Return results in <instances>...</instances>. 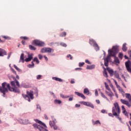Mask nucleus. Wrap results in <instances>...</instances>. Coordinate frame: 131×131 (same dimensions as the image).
<instances>
[{"instance_id": "ea45409f", "label": "nucleus", "mask_w": 131, "mask_h": 131, "mask_svg": "<svg viewBox=\"0 0 131 131\" xmlns=\"http://www.w3.org/2000/svg\"><path fill=\"white\" fill-rule=\"evenodd\" d=\"M2 37L4 38V39H11L10 37L7 36H2Z\"/></svg>"}, {"instance_id": "052dcab7", "label": "nucleus", "mask_w": 131, "mask_h": 131, "mask_svg": "<svg viewBox=\"0 0 131 131\" xmlns=\"http://www.w3.org/2000/svg\"><path fill=\"white\" fill-rule=\"evenodd\" d=\"M73 100V96L69 99V101H72Z\"/></svg>"}, {"instance_id": "a211bd4d", "label": "nucleus", "mask_w": 131, "mask_h": 131, "mask_svg": "<svg viewBox=\"0 0 131 131\" xmlns=\"http://www.w3.org/2000/svg\"><path fill=\"white\" fill-rule=\"evenodd\" d=\"M106 70L108 71V73H110L111 76H113V75L114 74V71L109 68H107Z\"/></svg>"}, {"instance_id": "774afa93", "label": "nucleus", "mask_w": 131, "mask_h": 131, "mask_svg": "<svg viewBox=\"0 0 131 131\" xmlns=\"http://www.w3.org/2000/svg\"><path fill=\"white\" fill-rule=\"evenodd\" d=\"M128 55H129L130 58H131V50H130V51H129L128 52Z\"/></svg>"}, {"instance_id": "a878e982", "label": "nucleus", "mask_w": 131, "mask_h": 131, "mask_svg": "<svg viewBox=\"0 0 131 131\" xmlns=\"http://www.w3.org/2000/svg\"><path fill=\"white\" fill-rule=\"evenodd\" d=\"M84 94H86V95H90V90L88 88H85L83 91Z\"/></svg>"}, {"instance_id": "4d7b16f0", "label": "nucleus", "mask_w": 131, "mask_h": 131, "mask_svg": "<svg viewBox=\"0 0 131 131\" xmlns=\"http://www.w3.org/2000/svg\"><path fill=\"white\" fill-rule=\"evenodd\" d=\"M116 118H118V119H119V120L120 121H121V120H122L121 118L119 117V116H117Z\"/></svg>"}, {"instance_id": "6e6d98bb", "label": "nucleus", "mask_w": 131, "mask_h": 131, "mask_svg": "<svg viewBox=\"0 0 131 131\" xmlns=\"http://www.w3.org/2000/svg\"><path fill=\"white\" fill-rule=\"evenodd\" d=\"M71 83L73 84V83H75V81H74V79H72L71 80Z\"/></svg>"}, {"instance_id": "6ab92c4d", "label": "nucleus", "mask_w": 131, "mask_h": 131, "mask_svg": "<svg viewBox=\"0 0 131 131\" xmlns=\"http://www.w3.org/2000/svg\"><path fill=\"white\" fill-rule=\"evenodd\" d=\"M122 50L123 52L127 51V47H126V43H124L122 46Z\"/></svg>"}, {"instance_id": "79ce46f5", "label": "nucleus", "mask_w": 131, "mask_h": 131, "mask_svg": "<svg viewBox=\"0 0 131 131\" xmlns=\"http://www.w3.org/2000/svg\"><path fill=\"white\" fill-rule=\"evenodd\" d=\"M84 65V62H79V67H82Z\"/></svg>"}, {"instance_id": "9b49d317", "label": "nucleus", "mask_w": 131, "mask_h": 131, "mask_svg": "<svg viewBox=\"0 0 131 131\" xmlns=\"http://www.w3.org/2000/svg\"><path fill=\"white\" fill-rule=\"evenodd\" d=\"M33 59V54H28V58L25 59L26 62H30Z\"/></svg>"}, {"instance_id": "bf43d9fd", "label": "nucleus", "mask_w": 131, "mask_h": 131, "mask_svg": "<svg viewBox=\"0 0 131 131\" xmlns=\"http://www.w3.org/2000/svg\"><path fill=\"white\" fill-rule=\"evenodd\" d=\"M11 55H12V53H11L8 54L7 59H10V58L11 57Z\"/></svg>"}, {"instance_id": "69168bd1", "label": "nucleus", "mask_w": 131, "mask_h": 131, "mask_svg": "<svg viewBox=\"0 0 131 131\" xmlns=\"http://www.w3.org/2000/svg\"><path fill=\"white\" fill-rule=\"evenodd\" d=\"M28 67L29 68H33L34 67H32V64H29Z\"/></svg>"}, {"instance_id": "cd10ccee", "label": "nucleus", "mask_w": 131, "mask_h": 131, "mask_svg": "<svg viewBox=\"0 0 131 131\" xmlns=\"http://www.w3.org/2000/svg\"><path fill=\"white\" fill-rule=\"evenodd\" d=\"M104 84H105V88L106 89V90L109 91V92H111V89H110V88H109V85L107 84V83H106V82L104 83Z\"/></svg>"}, {"instance_id": "49530a36", "label": "nucleus", "mask_w": 131, "mask_h": 131, "mask_svg": "<svg viewBox=\"0 0 131 131\" xmlns=\"http://www.w3.org/2000/svg\"><path fill=\"white\" fill-rule=\"evenodd\" d=\"M36 78H37V79H40V78H41V75H37L36 77Z\"/></svg>"}, {"instance_id": "2f4dec72", "label": "nucleus", "mask_w": 131, "mask_h": 131, "mask_svg": "<svg viewBox=\"0 0 131 131\" xmlns=\"http://www.w3.org/2000/svg\"><path fill=\"white\" fill-rule=\"evenodd\" d=\"M119 92H120V93L122 94L123 97H124V91H123V89H122V88H121L119 90Z\"/></svg>"}, {"instance_id": "f3484780", "label": "nucleus", "mask_w": 131, "mask_h": 131, "mask_svg": "<svg viewBox=\"0 0 131 131\" xmlns=\"http://www.w3.org/2000/svg\"><path fill=\"white\" fill-rule=\"evenodd\" d=\"M34 121H35V122H36L37 123H38L39 124H40V125H42V126L46 127V124L42 123L41 121L38 119H34Z\"/></svg>"}, {"instance_id": "603ef678", "label": "nucleus", "mask_w": 131, "mask_h": 131, "mask_svg": "<svg viewBox=\"0 0 131 131\" xmlns=\"http://www.w3.org/2000/svg\"><path fill=\"white\" fill-rule=\"evenodd\" d=\"M69 57H70V60H72V57L71 55L69 54V55L67 56V57H68V58H69Z\"/></svg>"}, {"instance_id": "f03ea898", "label": "nucleus", "mask_w": 131, "mask_h": 131, "mask_svg": "<svg viewBox=\"0 0 131 131\" xmlns=\"http://www.w3.org/2000/svg\"><path fill=\"white\" fill-rule=\"evenodd\" d=\"M112 112L113 113V115L116 117H117V116H119V115H120L121 110L120 109L119 104L117 102H115L114 103V106L112 107Z\"/></svg>"}, {"instance_id": "b1692460", "label": "nucleus", "mask_w": 131, "mask_h": 131, "mask_svg": "<svg viewBox=\"0 0 131 131\" xmlns=\"http://www.w3.org/2000/svg\"><path fill=\"white\" fill-rule=\"evenodd\" d=\"M114 52L117 53L118 52V46H113L112 49Z\"/></svg>"}, {"instance_id": "58836bf2", "label": "nucleus", "mask_w": 131, "mask_h": 131, "mask_svg": "<svg viewBox=\"0 0 131 131\" xmlns=\"http://www.w3.org/2000/svg\"><path fill=\"white\" fill-rule=\"evenodd\" d=\"M122 113L125 115V116L128 117V114L127 113V112H126V111H125V112H122Z\"/></svg>"}, {"instance_id": "680f3d73", "label": "nucleus", "mask_w": 131, "mask_h": 131, "mask_svg": "<svg viewBox=\"0 0 131 131\" xmlns=\"http://www.w3.org/2000/svg\"><path fill=\"white\" fill-rule=\"evenodd\" d=\"M108 116H111L112 117H114V115H113L112 113H108Z\"/></svg>"}, {"instance_id": "0e129e2a", "label": "nucleus", "mask_w": 131, "mask_h": 131, "mask_svg": "<svg viewBox=\"0 0 131 131\" xmlns=\"http://www.w3.org/2000/svg\"><path fill=\"white\" fill-rule=\"evenodd\" d=\"M114 81L116 85H118V83H117V81H116V80L114 79Z\"/></svg>"}, {"instance_id": "338daca9", "label": "nucleus", "mask_w": 131, "mask_h": 131, "mask_svg": "<svg viewBox=\"0 0 131 131\" xmlns=\"http://www.w3.org/2000/svg\"><path fill=\"white\" fill-rule=\"evenodd\" d=\"M116 87L118 89V90L121 88V87H120L119 85H117Z\"/></svg>"}, {"instance_id": "e433bc0d", "label": "nucleus", "mask_w": 131, "mask_h": 131, "mask_svg": "<svg viewBox=\"0 0 131 131\" xmlns=\"http://www.w3.org/2000/svg\"><path fill=\"white\" fill-rule=\"evenodd\" d=\"M115 62L118 63H120L119 59L118 57H115Z\"/></svg>"}, {"instance_id": "4be33fe9", "label": "nucleus", "mask_w": 131, "mask_h": 131, "mask_svg": "<svg viewBox=\"0 0 131 131\" xmlns=\"http://www.w3.org/2000/svg\"><path fill=\"white\" fill-rule=\"evenodd\" d=\"M95 67H96V66H95L94 64H92L91 66H88L86 67V69L91 70L92 69H95Z\"/></svg>"}, {"instance_id": "473e14b6", "label": "nucleus", "mask_w": 131, "mask_h": 131, "mask_svg": "<svg viewBox=\"0 0 131 131\" xmlns=\"http://www.w3.org/2000/svg\"><path fill=\"white\" fill-rule=\"evenodd\" d=\"M33 61L34 62H36L37 64H39V60H38V58H37V57H35L33 59Z\"/></svg>"}, {"instance_id": "39448f33", "label": "nucleus", "mask_w": 131, "mask_h": 131, "mask_svg": "<svg viewBox=\"0 0 131 131\" xmlns=\"http://www.w3.org/2000/svg\"><path fill=\"white\" fill-rule=\"evenodd\" d=\"M41 53H54V49L50 48H43L41 49Z\"/></svg>"}, {"instance_id": "5701e85b", "label": "nucleus", "mask_w": 131, "mask_h": 131, "mask_svg": "<svg viewBox=\"0 0 131 131\" xmlns=\"http://www.w3.org/2000/svg\"><path fill=\"white\" fill-rule=\"evenodd\" d=\"M49 124L51 127H53V126H54L56 124V121H50L49 122Z\"/></svg>"}, {"instance_id": "5fc2aeb1", "label": "nucleus", "mask_w": 131, "mask_h": 131, "mask_svg": "<svg viewBox=\"0 0 131 131\" xmlns=\"http://www.w3.org/2000/svg\"><path fill=\"white\" fill-rule=\"evenodd\" d=\"M121 76H122V78H123L124 79L125 81H126H126H127V80H126V79H125V77H124V75H122Z\"/></svg>"}, {"instance_id": "3c124183", "label": "nucleus", "mask_w": 131, "mask_h": 131, "mask_svg": "<svg viewBox=\"0 0 131 131\" xmlns=\"http://www.w3.org/2000/svg\"><path fill=\"white\" fill-rule=\"evenodd\" d=\"M53 127L54 129H55V130H56L58 128V127H57V125H56V124L54 125V126H53Z\"/></svg>"}, {"instance_id": "393cba45", "label": "nucleus", "mask_w": 131, "mask_h": 131, "mask_svg": "<svg viewBox=\"0 0 131 131\" xmlns=\"http://www.w3.org/2000/svg\"><path fill=\"white\" fill-rule=\"evenodd\" d=\"M20 61H21L22 63H24L25 60H24V53H22L20 57Z\"/></svg>"}, {"instance_id": "8fccbe9b", "label": "nucleus", "mask_w": 131, "mask_h": 131, "mask_svg": "<svg viewBox=\"0 0 131 131\" xmlns=\"http://www.w3.org/2000/svg\"><path fill=\"white\" fill-rule=\"evenodd\" d=\"M99 95V93L98 92V90H95V96H97Z\"/></svg>"}, {"instance_id": "1a4fd4ad", "label": "nucleus", "mask_w": 131, "mask_h": 131, "mask_svg": "<svg viewBox=\"0 0 131 131\" xmlns=\"http://www.w3.org/2000/svg\"><path fill=\"white\" fill-rule=\"evenodd\" d=\"M89 43L90 45H92V43H93L94 48H95V50L97 51H98V50H100L99 46L97 43H96V42H95V41H94V40H90Z\"/></svg>"}, {"instance_id": "13d9d810", "label": "nucleus", "mask_w": 131, "mask_h": 131, "mask_svg": "<svg viewBox=\"0 0 131 131\" xmlns=\"http://www.w3.org/2000/svg\"><path fill=\"white\" fill-rule=\"evenodd\" d=\"M75 107L76 108H79V107H80V104H76Z\"/></svg>"}, {"instance_id": "dca6fc26", "label": "nucleus", "mask_w": 131, "mask_h": 131, "mask_svg": "<svg viewBox=\"0 0 131 131\" xmlns=\"http://www.w3.org/2000/svg\"><path fill=\"white\" fill-rule=\"evenodd\" d=\"M109 64V56H107L105 59H104V66L105 67H108Z\"/></svg>"}, {"instance_id": "4468645a", "label": "nucleus", "mask_w": 131, "mask_h": 131, "mask_svg": "<svg viewBox=\"0 0 131 131\" xmlns=\"http://www.w3.org/2000/svg\"><path fill=\"white\" fill-rule=\"evenodd\" d=\"M75 95H77L78 97H80L82 98V99H83V100H85V96L82 93H80L79 92H75Z\"/></svg>"}, {"instance_id": "c9c22d12", "label": "nucleus", "mask_w": 131, "mask_h": 131, "mask_svg": "<svg viewBox=\"0 0 131 131\" xmlns=\"http://www.w3.org/2000/svg\"><path fill=\"white\" fill-rule=\"evenodd\" d=\"M108 97L110 98H112V97H113L114 96V94H113V93L112 92V91H111V92H110V93H109V94L108 95Z\"/></svg>"}, {"instance_id": "f8f14e48", "label": "nucleus", "mask_w": 131, "mask_h": 131, "mask_svg": "<svg viewBox=\"0 0 131 131\" xmlns=\"http://www.w3.org/2000/svg\"><path fill=\"white\" fill-rule=\"evenodd\" d=\"M108 55L111 56V57H115L116 56V52L115 51H113L112 50H108Z\"/></svg>"}, {"instance_id": "6e6552de", "label": "nucleus", "mask_w": 131, "mask_h": 131, "mask_svg": "<svg viewBox=\"0 0 131 131\" xmlns=\"http://www.w3.org/2000/svg\"><path fill=\"white\" fill-rule=\"evenodd\" d=\"M80 103L82 105H84L85 106H88V107H91V108H94V105L92 103L85 101H80Z\"/></svg>"}, {"instance_id": "c756f323", "label": "nucleus", "mask_w": 131, "mask_h": 131, "mask_svg": "<svg viewBox=\"0 0 131 131\" xmlns=\"http://www.w3.org/2000/svg\"><path fill=\"white\" fill-rule=\"evenodd\" d=\"M93 123L94 125H95L96 124H100V125H101V122H100L99 120H97L96 121H94V122H93Z\"/></svg>"}, {"instance_id": "bb28decb", "label": "nucleus", "mask_w": 131, "mask_h": 131, "mask_svg": "<svg viewBox=\"0 0 131 131\" xmlns=\"http://www.w3.org/2000/svg\"><path fill=\"white\" fill-rule=\"evenodd\" d=\"M29 48L31 51H35V50H36V48L34 47V46L32 45H29Z\"/></svg>"}, {"instance_id": "37998d69", "label": "nucleus", "mask_w": 131, "mask_h": 131, "mask_svg": "<svg viewBox=\"0 0 131 131\" xmlns=\"http://www.w3.org/2000/svg\"><path fill=\"white\" fill-rule=\"evenodd\" d=\"M85 63H86V64H92V63L90 61V60H89L88 59H86L85 60Z\"/></svg>"}, {"instance_id": "aec40b11", "label": "nucleus", "mask_w": 131, "mask_h": 131, "mask_svg": "<svg viewBox=\"0 0 131 131\" xmlns=\"http://www.w3.org/2000/svg\"><path fill=\"white\" fill-rule=\"evenodd\" d=\"M52 79H53V80H56V81H59V82H62V81H63L62 79L56 77H52Z\"/></svg>"}, {"instance_id": "c85d7f7f", "label": "nucleus", "mask_w": 131, "mask_h": 131, "mask_svg": "<svg viewBox=\"0 0 131 131\" xmlns=\"http://www.w3.org/2000/svg\"><path fill=\"white\" fill-rule=\"evenodd\" d=\"M104 70L103 71V76L104 77H108V74L107 73V72L106 71V69L105 68H103Z\"/></svg>"}, {"instance_id": "e2e57ef3", "label": "nucleus", "mask_w": 131, "mask_h": 131, "mask_svg": "<svg viewBox=\"0 0 131 131\" xmlns=\"http://www.w3.org/2000/svg\"><path fill=\"white\" fill-rule=\"evenodd\" d=\"M43 57H44L46 61H48L49 59H48V57L46 55H44Z\"/></svg>"}, {"instance_id": "f257e3e1", "label": "nucleus", "mask_w": 131, "mask_h": 131, "mask_svg": "<svg viewBox=\"0 0 131 131\" xmlns=\"http://www.w3.org/2000/svg\"><path fill=\"white\" fill-rule=\"evenodd\" d=\"M11 84L13 88L11 87L10 84L7 83V82H4L2 83V87L0 88V92L3 94L4 97L6 95V93H8V89L10 92H14V93H20L19 88H20V83L18 80L15 79V82L12 81L11 82Z\"/></svg>"}, {"instance_id": "412c9836", "label": "nucleus", "mask_w": 131, "mask_h": 131, "mask_svg": "<svg viewBox=\"0 0 131 131\" xmlns=\"http://www.w3.org/2000/svg\"><path fill=\"white\" fill-rule=\"evenodd\" d=\"M111 88H112L113 92L115 93V95L116 98H117V99H118V94H117V92L115 90V88H114V86L113 85H112Z\"/></svg>"}, {"instance_id": "7c9ffc66", "label": "nucleus", "mask_w": 131, "mask_h": 131, "mask_svg": "<svg viewBox=\"0 0 131 131\" xmlns=\"http://www.w3.org/2000/svg\"><path fill=\"white\" fill-rule=\"evenodd\" d=\"M13 67L15 68V69L18 71V72H22V70H21V69H19V68H18V67H17V66H16V64H14L13 66Z\"/></svg>"}, {"instance_id": "de8ad7c7", "label": "nucleus", "mask_w": 131, "mask_h": 131, "mask_svg": "<svg viewBox=\"0 0 131 131\" xmlns=\"http://www.w3.org/2000/svg\"><path fill=\"white\" fill-rule=\"evenodd\" d=\"M101 97H102V98H104V99L106 97L105 95H104V93H101Z\"/></svg>"}, {"instance_id": "0eeeda50", "label": "nucleus", "mask_w": 131, "mask_h": 131, "mask_svg": "<svg viewBox=\"0 0 131 131\" xmlns=\"http://www.w3.org/2000/svg\"><path fill=\"white\" fill-rule=\"evenodd\" d=\"M33 43L38 47H45V43L43 41L38 40H34L33 41Z\"/></svg>"}, {"instance_id": "423d86ee", "label": "nucleus", "mask_w": 131, "mask_h": 131, "mask_svg": "<svg viewBox=\"0 0 131 131\" xmlns=\"http://www.w3.org/2000/svg\"><path fill=\"white\" fill-rule=\"evenodd\" d=\"M33 126L34 128H35V129L37 128V129H38L40 131H49V130H48V129L43 128V127L40 126L37 123L33 124Z\"/></svg>"}, {"instance_id": "20e7f679", "label": "nucleus", "mask_w": 131, "mask_h": 131, "mask_svg": "<svg viewBox=\"0 0 131 131\" xmlns=\"http://www.w3.org/2000/svg\"><path fill=\"white\" fill-rule=\"evenodd\" d=\"M23 96L25 99L28 100L29 102H30V98L31 100H33V91L31 90L30 91H27V95L23 94Z\"/></svg>"}, {"instance_id": "7ed1b4c3", "label": "nucleus", "mask_w": 131, "mask_h": 131, "mask_svg": "<svg viewBox=\"0 0 131 131\" xmlns=\"http://www.w3.org/2000/svg\"><path fill=\"white\" fill-rule=\"evenodd\" d=\"M125 96L126 99H128L129 101L124 99H120V101L124 105L127 106V107H131V95L128 93H126Z\"/></svg>"}, {"instance_id": "a19ab883", "label": "nucleus", "mask_w": 131, "mask_h": 131, "mask_svg": "<svg viewBox=\"0 0 131 131\" xmlns=\"http://www.w3.org/2000/svg\"><path fill=\"white\" fill-rule=\"evenodd\" d=\"M123 57V54L122 53H120L119 54V58H120V59H122Z\"/></svg>"}, {"instance_id": "a18cd8bd", "label": "nucleus", "mask_w": 131, "mask_h": 131, "mask_svg": "<svg viewBox=\"0 0 131 131\" xmlns=\"http://www.w3.org/2000/svg\"><path fill=\"white\" fill-rule=\"evenodd\" d=\"M122 110H123V112H125L126 111V110L124 106H122Z\"/></svg>"}, {"instance_id": "2eb2a0df", "label": "nucleus", "mask_w": 131, "mask_h": 131, "mask_svg": "<svg viewBox=\"0 0 131 131\" xmlns=\"http://www.w3.org/2000/svg\"><path fill=\"white\" fill-rule=\"evenodd\" d=\"M114 75L115 77L116 78H117V79L119 81L121 80V78H120V77H119V74H118L117 71H115L114 73Z\"/></svg>"}, {"instance_id": "ddd939ff", "label": "nucleus", "mask_w": 131, "mask_h": 131, "mask_svg": "<svg viewBox=\"0 0 131 131\" xmlns=\"http://www.w3.org/2000/svg\"><path fill=\"white\" fill-rule=\"evenodd\" d=\"M6 55H7V51H5V50L0 48V57H4Z\"/></svg>"}, {"instance_id": "9d476101", "label": "nucleus", "mask_w": 131, "mask_h": 131, "mask_svg": "<svg viewBox=\"0 0 131 131\" xmlns=\"http://www.w3.org/2000/svg\"><path fill=\"white\" fill-rule=\"evenodd\" d=\"M20 39H23L21 41V43L23 46L26 44V41L29 40V37L26 36H21L20 37Z\"/></svg>"}, {"instance_id": "f704fd0d", "label": "nucleus", "mask_w": 131, "mask_h": 131, "mask_svg": "<svg viewBox=\"0 0 131 131\" xmlns=\"http://www.w3.org/2000/svg\"><path fill=\"white\" fill-rule=\"evenodd\" d=\"M66 32H63L60 34V36H61V37H64L66 36Z\"/></svg>"}, {"instance_id": "4c0bfd02", "label": "nucleus", "mask_w": 131, "mask_h": 131, "mask_svg": "<svg viewBox=\"0 0 131 131\" xmlns=\"http://www.w3.org/2000/svg\"><path fill=\"white\" fill-rule=\"evenodd\" d=\"M54 102L56 104H61V103H62V101H61V100H55Z\"/></svg>"}, {"instance_id": "72a5a7b5", "label": "nucleus", "mask_w": 131, "mask_h": 131, "mask_svg": "<svg viewBox=\"0 0 131 131\" xmlns=\"http://www.w3.org/2000/svg\"><path fill=\"white\" fill-rule=\"evenodd\" d=\"M60 96L61 98H62V99H66L67 98H69V97H70L69 96H64V95H63L62 94H60Z\"/></svg>"}, {"instance_id": "c03bdc74", "label": "nucleus", "mask_w": 131, "mask_h": 131, "mask_svg": "<svg viewBox=\"0 0 131 131\" xmlns=\"http://www.w3.org/2000/svg\"><path fill=\"white\" fill-rule=\"evenodd\" d=\"M38 57L39 60H41L42 59V55H41V54H38Z\"/></svg>"}, {"instance_id": "09e8293b", "label": "nucleus", "mask_w": 131, "mask_h": 131, "mask_svg": "<svg viewBox=\"0 0 131 131\" xmlns=\"http://www.w3.org/2000/svg\"><path fill=\"white\" fill-rule=\"evenodd\" d=\"M61 46H62V47H67V45H66V43H60Z\"/></svg>"}, {"instance_id": "864d4df0", "label": "nucleus", "mask_w": 131, "mask_h": 131, "mask_svg": "<svg viewBox=\"0 0 131 131\" xmlns=\"http://www.w3.org/2000/svg\"><path fill=\"white\" fill-rule=\"evenodd\" d=\"M37 109H39V110H41V108H40V106L38 104L37 105Z\"/></svg>"}]
</instances>
